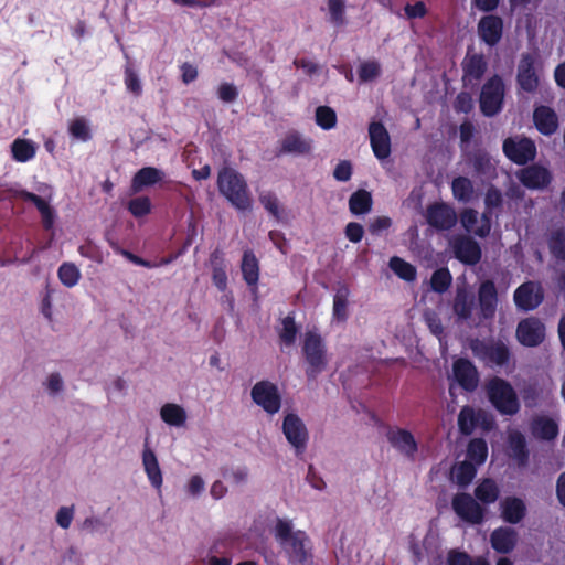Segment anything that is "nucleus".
Listing matches in <instances>:
<instances>
[{
	"instance_id": "f257e3e1",
	"label": "nucleus",
	"mask_w": 565,
	"mask_h": 565,
	"mask_svg": "<svg viewBox=\"0 0 565 565\" xmlns=\"http://www.w3.org/2000/svg\"><path fill=\"white\" fill-rule=\"evenodd\" d=\"M274 540L290 565H308L312 557L309 535L296 529L294 522L277 518L271 529Z\"/></svg>"
},
{
	"instance_id": "f03ea898",
	"label": "nucleus",
	"mask_w": 565,
	"mask_h": 565,
	"mask_svg": "<svg viewBox=\"0 0 565 565\" xmlns=\"http://www.w3.org/2000/svg\"><path fill=\"white\" fill-rule=\"evenodd\" d=\"M217 186L233 206L239 211H247L252 206V199L245 178L235 169L224 167L217 175Z\"/></svg>"
},
{
	"instance_id": "7ed1b4c3",
	"label": "nucleus",
	"mask_w": 565,
	"mask_h": 565,
	"mask_svg": "<svg viewBox=\"0 0 565 565\" xmlns=\"http://www.w3.org/2000/svg\"><path fill=\"white\" fill-rule=\"evenodd\" d=\"M302 354L308 363L306 374L316 379L328 365L327 348L322 337L317 331H307L302 338Z\"/></svg>"
},
{
	"instance_id": "20e7f679",
	"label": "nucleus",
	"mask_w": 565,
	"mask_h": 565,
	"mask_svg": "<svg viewBox=\"0 0 565 565\" xmlns=\"http://www.w3.org/2000/svg\"><path fill=\"white\" fill-rule=\"evenodd\" d=\"M488 395L493 406L502 414L514 415L520 408L516 394L512 386L501 380L493 379L488 385Z\"/></svg>"
},
{
	"instance_id": "39448f33",
	"label": "nucleus",
	"mask_w": 565,
	"mask_h": 565,
	"mask_svg": "<svg viewBox=\"0 0 565 565\" xmlns=\"http://www.w3.org/2000/svg\"><path fill=\"white\" fill-rule=\"evenodd\" d=\"M252 401L268 415L277 414L281 408V394L270 381H259L250 390Z\"/></svg>"
},
{
	"instance_id": "423d86ee",
	"label": "nucleus",
	"mask_w": 565,
	"mask_h": 565,
	"mask_svg": "<svg viewBox=\"0 0 565 565\" xmlns=\"http://www.w3.org/2000/svg\"><path fill=\"white\" fill-rule=\"evenodd\" d=\"M504 84L498 75L486 82L480 93V109L487 117L497 115L502 109Z\"/></svg>"
},
{
	"instance_id": "0eeeda50",
	"label": "nucleus",
	"mask_w": 565,
	"mask_h": 565,
	"mask_svg": "<svg viewBox=\"0 0 565 565\" xmlns=\"http://www.w3.org/2000/svg\"><path fill=\"white\" fill-rule=\"evenodd\" d=\"M503 152L511 161L525 164L535 158L536 147L531 139L515 136L504 140Z\"/></svg>"
},
{
	"instance_id": "6e6552de",
	"label": "nucleus",
	"mask_w": 565,
	"mask_h": 565,
	"mask_svg": "<svg viewBox=\"0 0 565 565\" xmlns=\"http://www.w3.org/2000/svg\"><path fill=\"white\" fill-rule=\"evenodd\" d=\"M10 193L14 198L33 203L41 215L43 227L47 231L53 228L56 212L50 203L52 199L51 194L47 198H42L23 189H10Z\"/></svg>"
},
{
	"instance_id": "1a4fd4ad",
	"label": "nucleus",
	"mask_w": 565,
	"mask_h": 565,
	"mask_svg": "<svg viewBox=\"0 0 565 565\" xmlns=\"http://www.w3.org/2000/svg\"><path fill=\"white\" fill-rule=\"evenodd\" d=\"M516 339L525 347H537L544 341L545 326L535 317L521 320L516 327Z\"/></svg>"
},
{
	"instance_id": "9d476101",
	"label": "nucleus",
	"mask_w": 565,
	"mask_h": 565,
	"mask_svg": "<svg viewBox=\"0 0 565 565\" xmlns=\"http://www.w3.org/2000/svg\"><path fill=\"white\" fill-rule=\"evenodd\" d=\"M451 503L457 515L463 521L471 524H479L482 522L483 509L470 494H456Z\"/></svg>"
},
{
	"instance_id": "9b49d317",
	"label": "nucleus",
	"mask_w": 565,
	"mask_h": 565,
	"mask_svg": "<svg viewBox=\"0 0 565 565\" xmlns=\"http://www.w3.org/2000/svg\"><path fill=\"white\" fill-rule=\"evenodd\" d=\"M543 298L544 294L541 285L534 281H526L519 286L513 296L515 306L524 311L537 308Z\"/></svg>"
},
{
	"instance_id": "f8f14e48",
	"label": "nucleus",
	"mask_w": 565,
	"mask_h": 565,
	"mask_svg": "<svg viewBox=\"0 0 565 565\" xmlns=\"http://www.w3.org/2000/svg\"><path fill=\"white\" fill-rule=\"evenodd\" d=\"M282 433L298 454L305 450L308 431L302 420L296 414H288L284 418Z\"/></svg>"
},
{
	"instance_id": "ddd939ff",
	"label": "nucleus",
	"mask_w": 565,
	"mask_h": 565,
	"mask_svg": "<svg viewBox=\"0 0 565 565\" xmlns=\"http://www.w3.org/2000/svg\"><path fill=\"white\" fill-rule=\"evenodd\" d=\"M452 310L460 321H468L472 324H479L481 322L478 315L475 317V296L465 287L457 288Z\"/></svg>"
},
{
	"instance_id": "4468645a",
	"label": "nucleus",
	"mask_w": 565,
	"mask_h": 565,
	"mask_svg": "<svg viewBox=\"0 0 565 565\" xmlns=\"http://www.w3.org/2000/svg\"><path fill=\"white\" fill-rule=\"evenodd\" d=\"M370 143L374 156L384 160L391 154V138L387 129L382 122L372 121L369 125Z\"/></svg>"
},
{
	"instance_id": "2eb2a0df",
	"label": "nucleus",
	"mask_w": 565,
	"mask_h": 565,
	"mask_svg": "<svg viewBox=\"0 0 565 565\" xmlns=\"http://www.w3.org/2000/svg\"><path fill=\"white\" fill-rule=\"evenodd\" d=\"M451 246L455 256L465 264L475 265L481 258L479 244L469 236L459 235L454 237Z\"/></svg>"
},
{
	"instance_id": "dca6fc26",
	"label": "nucleus",
	"mask_w": 565,
	"mask_h": 565,
	"mask_svg": "<svg viewBox=\"0 0 565 565\" xmlns=\"http://www.w3.org/2000/svg\"><path fill=\"white\" fill-rule=\"evenodd\" d=\"M479 320L492 319L498 303L497 288L491 280L483 281L478 291Z\"/></svg>"
},
{
	"instance_id": "f3484780",
	"label": "nucleus",
	"mask_w": 565,
	"mask_h": 565,
	"mask_svg": "<svg viewBox=\"0 0 565 565\" xmlns=\"http://www.w3.org/2000/svg\"><path fill=\"white\" fill-rule=\"evenodd\" d=\"M518 83L522 89L534 92L539 87L540 77L535 60L530 54L522 55L518 66Z\"/></svg>"
},
{
	"instance_id": "a211bd4d",
	"label": "nucleus",
	"mask_w": 565,
	"mask_h": 565,
	"mask_svg": "<svg viewBox=\"0 0 565 565\" xmlns=\"http://www.w3.org/2000/svg\"><path fill=\"white\" fill-rule=\"evenodd\" d=\"M519 179L526 188L541 190L551 183L552 174L546 168L532 164L520 171Z\"/></svg>"
},
{
	"instance_id": "6ab92c4d",
	"label": "nucleus",
	"mask_w": 565,
	"mask_h": 565,
	"mask_svg": "<svg viewBox=\"0 0 565 565\" xmlns=\"http://www.w3.org/2000/svg\"><path fill=\"white\" fill-rule=\"evenodd\" d=\"M427 222L437 230H449L456 224L457 215L447 204H434L427 209Z\"/></svg>"
},
{
	"instance_id": "aec40b11",
	"label": "nucleus",
	"mask_w": 565,
	"mask_h": 565,
	"mask_svg": "<svg viewBox=\"0 0 565 565\" xmlns=\"http://www.w3.org/2000/svg\"><path fill=\"white\" fill-rule=\"evenodd\" d=\"M142 467L150 484L157 490L161 489L163 483L162 471L154 451L149 446L148 440L143 444L141 454Z\"/></svg>"
},
{
	"instance_id": "412c9836",
	"label": "nucleus",
	"mask_w": 565,
	"mask_h": 565,
	"mask_svg": "<svg viewBox=\"0 0 565 565\" xmlns=\"http://www.w3.org/2000/svg\"><path fill=\"white\" fill-rule=\"evenodd\" d=\"M388 443L401 454L414 458L417 443L411 431L402 428H392L386 434Z\"/></svg>"
},
{
	"instance_id": "4be33fe9",
	"label": "nucleus",
	"mask_w": 565,
	"mask_h": 565,
	"mask_svg": "<svg viewBox=\"0 0 565 565\" xmlns=\"http://www.w3.org/2000/svg\"><path fill=\"white\" fill-rule=\"evenodd\" d=\"M460 221L465 230L476 236L486 237L490 233V218L486 214L479 215L476 210H465L461 214Z\"/></svg>"
},
{
	"instance_id": "5701e85b",
	"label": "nucleus",
	"mask_w": 565,
	"mask_h": 565,
	"mask_svg": "<svg viewBox=\"0 0 565 565\" xmlns=\"http://www.w3.org/2000/svg\"><path fill=\"white\" fill-rule=\"evenodd\" d=\"M503 22L497 15H486L478 23V33L488 45H495L502 36Z\"/></svg>"
},
{
	"instance_id": "b1692460",
	"label": "nucleus",
	"mask_w": 565,
	"mask_h": 565,
	"mask_svg": "<svg viewBox=\"0 0 565 565\" xmlns=\"http://www.w3.org/2000/svg\"><path fill=\"white\" fill-rule=\"evenodd\" d=\"M476 354L490 364L503 365L509 356L508 349L501 343H482L478 342L473 347Z\"/></svg>"
},
{
	"instance_id": "393cba45",
	"label": "nucleus",
	"mask_w": 565,
	"mask_h": 565,
	"mask_svg": "<svg viewBox=\"0 0 565 565\" xmlns=\"http://www.w3.org/2000/svg\"><path fill=\"white\" fill-rule=\"evenodd\" d=\"M452 372L456 381L467 391H472L478 384V374L476 367L465 359L455 361Z\"/></svg>"
},
{
	"instance_id": "a878e982",
	"label": "nucleus",
	"mask_w": 565,
	"mask_h": 565,
	"mask_svg": "<svg viewBox=\"0 0 565 565\" xmlns=\"http://www.w3.org/2000/svg\"><path fill=\"white\" fill-rule=\"evenodd\" d=\"M533 120L537 130L546 136L554 134L558 128L557 115L547 106L536 107L533 113Z\"/></svg>"
},
{
	"instance_id": "bb28decb",
	"label": "nucleus",
	"mask_w": 565,
	"mask_h": 565,
	"mask_svg": "<svg viewBox=\"0 0 565 565\" xmlns=\"http://www.w3.org/2000/svg\"><path fill=\"white\" fill-rule=\"evenodd\" d=\"M487 70V62L481 55L468 56L463 62V83L466 86H476Z\"/></svg>"
},
{
	"instance_id": "cd10ccee",
	"label": "nucleus",
	"mask_w": 565,
	"mask_h": 565,
	"mask_svg": "<svg viewBox=\"0 0 565 565\" xmlns=\"http://www.w3.org/2000/svg\"><path fill=\"white\" fill-rule=\"evenodd\" d=\"M311 151V140L298 132H290L281 140L280 153L305 156Z\"/></svg>"
},
{
	"instance_id": "c85d7f7f",
	"label": "nucleus",
	"mask_w": 565,
	"mask_h": 565,
	"mask_svg": "<svg viewBox=\"0 0 565 565\" xmlns=\"http://www.w3.org/2000/svg\"><path fill=\"white\" fill-rule=\"evenodd\" d=\"M516 543V532L511 527H499L491 534V545L499 553L511 552Z\"/></svg>"
},
{
	"instance_id": "c756f323",
	"label": "nucleus",
	"mask_w": 565,
	"mask_h": 565,
	"mask_svg": "<svg viewBox=\"0 0 565 565\" xmlns=\"http://www.w3.org/2000/svg\"><path fill=\"white\" fill-rule=\"evenodd\" d=\"M163 177L162 171L153 167L140 169L134 177L131 182V192L134 194L140 192L142 188L152 185L160 181Z\"/></svg>"
},
{
	"instance_id": "7c9ffc66",
	"label": "nucleus",
	"mask_w": 565,
	"mask_h": 565,
	"mask_svg": "<svg viewBox=\"0 0 565 565\" xmlns=\"http://www.w3.org/2000/svg\"><path fill=\"white\" fill-rule=\"evenodd\" d=\"M502 518L512 524L520 522L525 514V505L521 499L507 498L501 503Z\"/></svg>"
},
{
	"instance_id": "2f4dec72",
	"label": "nucleus",
	"mask_w": 565,
	"mask_h": 565,
	"mask_svg": "<svg viewBox=\"0 0 565 565\" xmlns=\"http://www.w3.org/2000/svg\"><path fill=\"white\" fill-rule=\"evenodd\" d=\"M160 417L170 426L182 427L185 425L188 415L182 406L174 403H167L160 409Z\"/></svg>"
},
{
	"instance_id": "473e14b6",
	"label": "nucleus",
	"mask_w": 565,
	"mask_h": 565,
	"mask_svg": "<svg viewBox=\"0 0 565 565\" xmlns=\"http://www.w3.org/2000/svg\"><path fill=\"white\" fill-rule=\"evenodd\" d=\"M211 265H212V280L213 284L221 290H225L227 286V275L225 271V264L222 256V253L215 250L211 255Z\"/></svg>"
},
{
	"instance_id": "72a5a7b5",
	"label": "nucleus",
	"mask_w": 565,
	"mask_h": 565,
	"mask_svg": "<svg viewBox=\"0 0 565 565\" xmlns=\"http://www.w3.org/2000/svg\"><path fill=\"white\" fill-rule=\"evenodd\" d=\"M242 273L244 280L249 285H256L259 278L258 260L255 255L246 250L242 260Z\"/></svg>"
},
{
	"instance_id": "f704fd0d",
	"label": "nucleus",
	"mask_w": 565,
	"mask_h": 565,
	"mask_svg": "<svg viewBox=\"0 0 565 565\" xmlns=\"http://www.w3.org/2000/svg\"><path fill=\"white\" fill-rule=\"evenodd\" d=\"M350 291L347 287H340L333 298V319L343 322L348 318V299Z\"/></svg>"
},
{
	"instance_id": "c9c22d12",
	"label": "nucleus",
	"mask_w": 565,
	"mask_h": 565,
	"mask_svg": "<svg viewBox=\"0 0 565 565\" xmlns=\"http://www.w3.org/2000/svg\"><path fill=\"white\" fill-rule=\"evenodd\" d=\"M349 207L353 214H365L371 211L372 196L365 190L354 192L349 200Z\"/></svg>"
},
{
	"instance_id": "e433bc0d",
	"label": "nucleus",
	"mask_w": 565,
	"mask_h": 565,
	"mask_svg": "<svg viewBox=\"0 0 565 565\" xmlns=\"http://www.w3.org/2000/svg\"><path fill=\"white\" fill-rule=\"evenodd\" d=\"M533 433L540 438L550 440L556 437L558 427L553 419L540 417L533 423Z\"/></svg>"
},
{
	"instance_id": "4c0bfd02",
	"label": "nucleus",
	"mask_w": 565,
	"mask_h": 565,
	"mask_svg": "<svg viewBox=\"0 0 565 565\" xmlns=\"http://www.w3.org/2000/svg\"><path fill=\"white\" fill-rule=\"evenodd\" d=\"M11 151L17 161L26 162L35 156V146L30 140L17 139L11 146Z\"/></svg>"
},
{
	"instance_id": "58836bf2",
	"label": "nucleus",
	"mask_w": 565,
	"mask_h": 565,
	"mask_svg": "<svg viewBox=\"0 0 565 565\" xmlns=\"http://www.w3.org/2000/svg\"><path fill=\"white\" fill-rule=\"evenodd\" d=\"M42 386L51 398L62 395L65 390L64 379L58 372L47 374L42 382Z\"/></svg>"
},
{
	"instance_id": "ea45409f",
	"label": "nucleus",
	"mask_w": 565,
	"mask_h": 565,
	"mask_svg": "<svg viewBox=\"0 0 565 565\" xmlns=\"http://www.w3.org/2000/svg\"><path fill=\"white\" fill-rule=\"evenodd\" d=\"M454 196L461 201L468 202L473 195V186L471 181L465 177H458L454 179L451 184Z\"/></svg>"
},
{
	"instance_id": "a19ab883",
	"label": "nucleus",
	"mask_w": 565,
	"mask_h": 565,
	"mask_svg": "<svg viewBox=\"0 0 565 565\" xmlns=\"http://www.w3.org/2000/svg\"><path fill=\"white\" fill-rule=\"evenodd\" d=\"M475 494L483 503H493L498 499L499 489L494 481L486 479L476 488Z\"/></svg>"
},
{
	"instance_id": "79ce46f5",
	"label": "nucleus",
	"mask_w": 565,
	"mask_h": 565,
	"mask_svg": "<svg viewBox=\"0 0 565 565\" xmlns=\"http://www.w3.org/2000/svg\"><path fill=\"white\" fill-rule=\"evenodd\" d=\"M452 476L456 482L460 486H467L476 476L475 463L470 461H462L452 468Z\"/></svg>"
},
{
	"instance_id": "37998d69",
	"label": "nucleus",
	"mask_w": 565,
	"mask_h": 565,
	"mask_svg": "<svg viewBox=\"0 0 565 565\" xmlns=\"http://www.w3.org/2000/svg\"><path fill=\"white\" fill-rule=\"evenodd\" d=\"M390 268L404 280L413 281L416 278L415 267L399 257L391 258Z\"/></svg>"
},
{
	"instance_id": "c03bdc74",
	"label": "nucleus",
	"mask_w": 565,
	"mask_h": 565,
	"mask_svg": "<svg viewBox=\"0 0 565 565\" xmlns=\"http://www.w3.org/2000/svg\"><path fill=\"white\" fill-rule=\"evenodd\" d=\"M509 447L512 456L523 465L527 458L525 450V438L522 434L513 431L509 435Z\"/></svg>"
},
{
	"instance_id": "a18cd8bd",
	"label": "nucleus",
	"mask_w": 565,
	"mask_h": 565,
	"mask_svg": "<svg viewBox=\"0 0 565 565\" xmlns=\"http://www.w3.org/2000/svg\"><path fill=\"white\" fill-rule=\"evenodd\" d=\"M488 455V447L482 439H472L468 446V458L469 461L475 465H481L484 462Z\"/></svg>"
},
{
	"instance_id": "49530a36",
	"label": "nucleus",
	"mask_w": 565,
	"mask_h": 565,
	"mask_svg": "<svg viewBox=\"0 0 565 565\" xmlns=\"http://www.w3.org/2000/svg\"><path fill=\"white\" fill-rule=\"evenodd\" d=\"M58 278L64 286L71 288L78 282L81 273L74 264L64 263L58 268Z\"/></svg>"
},
{
	"instance_id": "de8ad7c7",
	"label": "nucleus",
	"mask_w": 565,
	"mask_h": 565,
	"mask_svg": "<svg viewBox=\"0 0 565 565\" xmlns=\"http://www.w3.org/2000/svg\"><path fill=\"white\" fill-rule=\"evenodd\" d=\"M451 280V275L447 268L437 269L430 279L431 289L443 294L449 288Z\"/></svg>"
},
{
	"instance_id": "09e8293b",
	"label": "nucleus",
	"mask_w": 565,
	"mask_h": 565,
	"mask_svg": "<svg viewBox=\"0 0 565 565\" xmlns=\"http://www.w3.org/2000/svg\"><path fill=\"white\" fill-rule=\"evenodd\" d=\"M477 425V417L472 408L465 406L458 416V426L461 433L469 435Z\"/></svg>"
},
{
	"instance_id": "8fccbe9b",
	"label": "nucleus",
	"mask_w": 565,
	"mask_h": 565,
	"mask_svg": "<svg viewBox=\"0 0 565 565\" xmlns=\"http://www.w3.org/2000/svg\"><path fill=\"white\" fill-rule=\"evenodd\" d=\"M316 121L323 129L333 128L337 122L334 110L328 106L318 107L316 110Z\"/></svg>"
},
{
	"instance_id": "3c124183",
	"label": "nucleus",
	"mask_w": 565,
	"mask_h": 565,
	"mask_svg": "<svg viewBox=\"0 0 565 565\" xmlns=\"http://www.w3.org/2000/svg\"><path fill=\"white\" fill-rule=\"evenodd\" d=\"M381 74V65L376 61H366L360 65L359 79L363 83L377 78Z\"/></svg>"
},
{
	"instance_id": "603ef678",
	"label": "nucleus",
	"mask_w": 565,
	"mask_h": 565,
	"mask_svg": "<svg viewBox=\"0 0 565 565\" xmlns=\"http://www.w3.org/2000/svg\"><path fill=\"white\" fill-rule=\"evenodd\" d=\"M550 248L552 254L558 259L565 260V231H555L550 239Z\"/></svg>"
},
{
	"instance_id": "864d4df0",
	"label": "nucleus",
	"mask_w": 565,
	"mask_h": 565,
	"mask_svg": "<svg viewBox=\"0 0 565 565\" xmlns=\"http://www.w3.org/2000/svg\"><path fill=\"white\" fill-rule=\"evenodd\" d=\"M128 210L135 217L147 215L151 211V203L147 196H139L128 203Z\"/></svg>"
},
{
	"instance_id": "5fc2aeb1",
	"label": "nucleus",
	"mask_w": 565,
	"mask_h": 565,
	"mask_svg": "<svg viewBox=\"0 0 565 565\" xmlns=\"http://www.w3.org/2000/svg\"><path fill=\"white\" fill-rule=\"evenodd\" d=\"M296 335H297V328H296L294 318H291V317L284 318L282 328L279 332V337H280L281 341L287 345H291V344H294V342L296 340Z\"/></svg>"
},
{
	"instance_id": "6e6d98bb",
	"label": "nucleus",
	"mask_w": 565,
	"mask_h": 565,
	"mask_svg": "<svg viewBox=\"0 0 565 565\" xmlns=\"http://www.w3.org/2000/svg\"><path fill=\"white\" fill-rule=\"evenodd\" d=\"M345 0H328L330 19L334 24L344 22Z\"/></svg>"
},
{
	"instance_id": "4d7b16f0",
	"label": "nucleus",
	"mask_w": 565,
	"mask_h": 565,
	"mask_svg": "<svg viewBox=\"0 0 565 565\" xmlns=\"http://www.w3.org/2000/svg\"><path fill=\"white\" fill-rule=\"evenodd\" d=\"M70 132L74 138L87 141L90 138L89 128L84 118H77L70 125Z\"/></svg>"
},
{
	"instance_id": "13d9d810",
	"label": "nucleus",
	"mask_w": 565,
	"mask_h": 565,
	"mask_svg": "<svg viewBox=\"0 0 565 565\" xmlns=\"http://www.w3.org/2000/svg\"><path fill=\"white\" fill-rule=\"evenodd\" d=\"M184 489L189 497L198 498L203 493L205 489V482L201 476L193 475L186 481Z\"/></svg>"
},
{
	"instance_id": "bf43d9fd",
	"label": "nucleus",
	"mask_w": 565,
	"mask_h": 565,
	"mask_svg": "<svg viewBox=\"0 0 565 565\" xmlns=\"http://www.w3.org/2000/svg\"><path fill=\"white\" fill-rule=\"evenodd\" d=\"M74 514H75L74 505L61 507L56 512L55 521L61 529L67 530L72 524Z\"/></svg>"
},
{
	"instance_id": "052dcab7",
	"label": "nucleus",
	"mask_w": 565,
	"mask_h": 565,
	"mask_svg": "<svg viewBox=\"0 0 565 565\" xmlns=\"http://www.w3.org/2000/svg\"><path fill=\"white\" fill-rule=\"evenodd\" d=\"M263 206L275 217H279L280 209L278 199L271 193H263L259 196Z\"/></svg>"
},
{
	"instance_id": "680f3d73",
	"label": "nucleus",
	"mask_w": 565,
	"mask_h": 565,
	"mask_svg": "<svg viewBox=\"0 0 565 565\" xmlns=\"http://www.w3.org/2000/svg\"><path fill=\"white\" fill-rule=\"evenodd\" d=\"M472 164L475 170L479 173H488L492 169L490 157L483 152L473 154Z\"/></svg>"
},
{
	"instance_id": "e2e57ef3",
	"label": "nucleus",
	"mask_w": 565,
	"mask_h": 565,
	"mask_svg": "<svg viewBox=\"0 0 565 565\" xmlns=\"http://www.w3.org/2000/svg\"><path fill=\"white\" fill-rule=\"evenodd\" d=\"M217 96L225 103H233L238 96V90L233 84L222 83L217 88Z\"/></svg>"
},
{
	"instance_id": "0e129e2a",
	"label": "nucleus",
	"mask_w": 565,
	"mask_h": 565,
	"mask_svg": "<svg viewBox=\"0 0 565 565\" xmlns=\"http://www.w3.org/2000/svg\"><path fill=\"white\" fill-rule=\"evenodd\" d=\"M125 84L131 93L135 95H140L141 93V84L138 75L129 67L126 68L125 72Z\"/></svg>"
},
{
	"instance_id": "69168bd1",
	"label": "nucleus",
	"mask_w": 565,
	"mask_h": 565,
	"mask_svg": "<svg viewBox=\"0 0 565 565\" xmlns=\"http://www.w3.org/2000/svg\"><path fill=\"white\" fill-rule=\"evenodd\" d=\"M424 316H425V321H426L429 330L435 335H438V337L441 335L444 328H443L441 321L438 318V316L435 312L429 311V310L426 311Z\"/></svg>"
},
{
	"instance_id": "338daca9",
	"label": "nucleus",
	"mask_w": 565,
	"mask_h": 565,
	"mask_svg": "<svg viewBox=\"0 0 565 565\" xmlns=\"http://www.w3.org/2000/svg\"><path fill=\"white\" fill-rule=\"evenodd\" d=\"M473 108V100L470 94L460 93L455 102V109L461 113H469Z\"/></svg>"
},
{
	"instance_id": "774afa93",
	"label": "nucleus",
	"mask_w": 565,
	"mask_h": 565,
	"mask_svg": "<svg viewBox=\"0 0 565 565\" xmlns=\"http://www.w3.org/2000/svg\"><path fill=\"white\" fill-rule=\"evenodd\" d=\"M352 175V164L350 163V161H341L334 169L333 171V177L338 180V181H342V182H345L348 180H350Z\"/></svg>"
}]
</instances>
